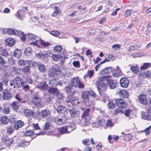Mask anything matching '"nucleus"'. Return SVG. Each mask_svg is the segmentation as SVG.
Returning a JSON list of instances; mask_svg holds the SVG:
<instances>
[{"mask_svg":"<svg viewBox=\"0 0 151 151\" xmlns=\"http://www.w3.org/2000/svg\"><path fill=\"white\" fill-rule=\"evenodd\" d=\"M62 49V47L60 45H57L54 47V50L55 52H59Z\"/></svg>","mask_w":151,"mask_h":151,"instance_id":"obj_54","label":"nucleus"},{"mask_svg":"<svg viewBox=\"0 0 151 151\" xmlns=\"http://www.w3.org/2000/svg\"><path fill=\"white\" fill-rule=\"evenodd\" d=\"M1 54L4 56L6 57L9 55L8 53L6 51V49H3L1 50Z\"/></svg>","mask_w":151,"mask_h":151,"instance_id":"obj_63","label":"nucleus"},{"mask_svg":"<svg viewBox=\"0 0 151 151\" xmlns=\"http://www.w3.org/2000/svg\"><path fill=\"white\" fill-rule=\"evenodd\" d=\"M50 33L52 35L55 37L58 36L60 34L59 31L55 30L51 31Z\"/></svg>","mask_w":151,"mask_h":151,"instance_id":"obj_53","label":"nucleus"},{"mask_svg":"<svg viewBox=\"0 0 151 151\" xmlns=\"http://www.w3.org/2000/svg\"><path fill=\"white\" fill-rule=\"evenodd\" d=\"M22 50L20 49H17L14 50L13 55L17 58H19L22 56Z\"/></svg>","mask_w":151,"mask_h":151,"instance_id":"obj_21","label":"nucleus"},{"mask_svg":"<svg viewBox=\"0 0 151 151\" xmlns=\"http://www.w3.org/2000/svg\"><path fill=\"white\" fill-rule=\"evenodd\" d=\"M41 98L39 95H35L32 99V103L35 106L41 105Z\"/></svg>","mask_w":151,"mask_h":151,"instance_id":"obj_6","label":"nucleus"},{"mask_svg":"<svg viewBox=\"0 0 151 151\" xmlns=\"http://www.w3.org/2000/svg\"><path fill=\"white\" fill-rule=\"evenodd\" d=\"M21 70L25 73H28L30 71V68L29 65L24 66L21 69Z\"/></svg>","mask_w":151,"mask_h":151,"instance_id":"obj_44","label":"nucleus"},{"mask_svg":"<svg viewBox=\"0 0 151 151\" xmlns=\"http://www.w3.org/2000/svg\"><path fill=\"white\" fill-rule=\"evenodd\" d=\"M68 112L70 113L71 116L73 118L76 117L79 114V111L76 108L70 109Z\"/></svg>","mask_w":151,"mask_h":151,"instance_id":"obj_10","label":"nucleus"},{"mask_svg":"<svg viewBox=\"0 0 151 151\" xmlns=\"http://www.w3.org/2000/svg\"><path fill=\"white\" fill-rule=\"evenodd\" d=\"M34 134V132H32L31 130H28L26 131V132L24 133V135L26 136H28L33 135Z\"/></svg>","mask_w":151,"mask_h":151,"instance_id":"obj_51","label":"nucleus"},{"mask_svg":"<svg viewBox=\"0 0 151 151\" xmlns=\"http://www.w3.org/2000/svg\"><path fill=\"white\" fill-rule=\"evenodd\" d=\"M139 101L140 103L144 104H146L147 103V98L146 96L142 94L139 97Z\"/></svg>","mask_w":151,"mask_h":151,"instance_id":"obj_20","label":"nucleus"},{"mask_svg":"<svg viewBox=\"0 0 151 151\" xmlns=\"http://www.w3.org/2000/svg\"><path fill=\"white\" fill-rule=\"evenodd\" d=\"M5 45L9 47L13 46L15 43L14 40L11 38L7 39L5 40Z\"/></svg>","mask_w":151,"mask_h":151,"instance_id":"obj_18","label":"nucleus"},{"mask_svg":"<svg viewBox=\"0 0 151 151\" xmlns=\"http://www.w3.org/2000/svg\"><path fill=\"white\" fill-rule=\"evenodd\" d=\"M91 143L93 145H95V143L94 142L92 138L91 139V142L89 139H86V145L87 146L90 145Z\"/></svg>","mask_w":151,"mask_h":151,"instance_id":"obj_49","label":"nucleus"},{"mask_svg":"<svg viewBox=\"0 0 151 151\" xmlns=\"http://www.w3.org/2000/svg\"><path fill=\"white\" fill-rule=\"evenodd\" d=\"M56 93H56V95H55V96H56V97H57L58 99H63L64 97L63 93H61L60 92V91L59 90L58 91V92H57Z\"/></svg>","mask_w":151,"mask_h":151,"instance_id":"obj_47","label":"nucleus"},{"mask_svg":"<svg viewBox=\"0 0 151 151\" xmlns=\"http://www.w3.org/2000/svg\"><path fill=\"white\" fill-rule=\"evenodd\" d=\"M120 83L122 87L126 88L128 86L129 84V81L126 78H122L120 80Z\"/></svg>","mask_w":151,"mask_h":151,"instance_id":"obj_8","label":"nucleus"},{"mask_svg":"<svg viewBox=\"0 0 151 151\" xmlns=\"http://www.w3.org/2000/svg\"><path fill=\"white\" fill-rule=\"evenodd\" d=\"M77 85L76 88L78 87L79 88H83L85 86L84 83L81 82L80 81L78 83Z\"/></svg>","mask_w":151,"mask_h":151,"instance_id":"obj_57","label":"nucleus"},{"mask_svg":"<svg viewBox=\"0 0 151 151\" xmlns=\"http://www.w3.org/2000/svg\"><path fill=\"white\" fill-rule=\"evenodd\" d=\"M50 127V122H45L44 126L43 127V129L44 130L47 131L49 130Z\"/></svg>","mask_w":151,"mask_h":151,"instance_id":"obj_52","label":"nucleus"},{"mask_svg":"<svg viewBox=\"0 0 151 151\" xmlns=\"http://www.w3.org/2000/svg\"><path fill=\"white\" fill-rule=\"evenodd\" d=\"M132 12V11L131 10H127L125 12L124 16L126 17H128L130 15Z\"/></svg>","mask_w":151,"mask_h":151,"instance_id":"obj_62","label":"nucleus"},{"mask_svg":"<svg viewBox=\"0 0 151 151\" xmlns=\"http://www.w3.org/2000/svg\"><path fill=\"white\" fill-rule=\"evenodd\" d=\"M8 34L11 35H16V32L15 30L12 29H8Z\"/></svg>","mask_w":151,"mask_h":151,"instance_id":"obj_59","label":"nucleus"},{"mask_svg":"<svg viewBox=\"0 0 151 151\" xmlns=\"http://www.w3.org/2000/svg\"><path fill=\"white\" fill-rule=\"evenodd\" d=\"M133 136L131 134H127L125 135L123 137L124 140L126 141H129L132 139Z\"/></svg>","mask_w":151,"mask_h":151,"instance_id":"obj_39","label":"nucleus"},{"mask_svg":"<svg viewBox=\"0 0 151 151\" xmlns=\"http://www.w3.org/2000/svg\"><path fill=\"white\" fill-rule=\"evenodd\" d=\"M26 35L28 36V37H27L28 40H36L37 36L34 34L28 33V34H26Z\"/></svg>","mask_w":151,"mask_h":151,"instance_id":"obj_42","label":"nucleus"},{"mask_svg":"<svg viewBox=\"0 0 151 151\" xmlns=\"http://www.w3.org/2000/svg\"><path fill=\"white\" fill-rule=\"evenodd\" d=\"M60 73L61 70L56 65H54L52 66L50 69L49 76H53L55 75H58Z\"/></svg>","mask_w":151,"mask_h":151,"instance_id":"obj_5","label":"nucleus"},{"mask_svg":"<svg viewBox=\"0 0 151 151\" xmlns=\"http://www.w3.org/2000/svg\"><path fill=\"white\" fill-rule=\"evenodd\" d=\"M24 112L26 116L27 117L33 116L34 114V113L32 110L29 109H25Z\"/></svg>","mask_w":151,"mask_h":151,"instance_id":"obj_29","label":"nucleus"},{"mask_svg":"<svg viewBox=\"0 0 151 151\" xmlns=\"http://www.w3.org/2000/svg\"><path fill=\"white\" fill-rule=\"evenodd\" d=\"M37 67L39 71L41 73L46 71V67L45 65L40 62H38Z\"/></svg>","mask_w":151,"mask_h":151,"instance_id":"obj_14","label":"nucleus"},{"mask_svg":"<svg viewBox=\"0 0 151 151\" xmlns=\"http://www.w3.org/2000/svg\"><path fill=\"white\" fill-rule=\"evenodd\" d=\"M57 112L60 114H63L65 113L66 110V107L63 105H59L56 109Z\"/></svg>","mask_w":151,"mask_h":151,"instance_id":"obj_19","label":"nucleus"},{"mask_svg":"<svg viewBox=\"0 0 151 151\" xmlns=\"http://www.w3.org/2000/svg\"><path fill=\"white\" fill-rule=\"evenodd\" d=\"M28 62H29L27 63V65H29V67L35 68L37 65L38 62L31 60H28Z\"/></svg>","mask_w":151,"mask_h":151,"instance_id":"obj_41","label":"nucleus"},{"mask_svg":"<svg viewBox=\"0 0 151 151\" xmlns=\"http://www.w3.org/2000/svg\"><path fill=\"white\" fill-rule=\"evenodd\" d=\"M24 53L26 56L30 55L32 53V49L30 47H27L24 50Z\"/></svg>","mask_w":151,"mask_h":151,"instance_id":"obj_31","label":"nucleus"},{"mask_svg":"<svg viewBox=\"0 0 151 151\" xmlns=\"http://www.w3.org/2000/svg\"><path fill=\"white\" fill-rule=\"evenodd\" d=\"M140 76H142L145 78H151V72L149 70H147L144 73H141Z\"/></svg>","mask_w":151,"mask_h":151,"instance_id":"obj_30","label":"nucleus"},{"mask_svg":"<svg viewBox=\"0 0 151 151\" xmlns=\"http://www.w3.org/2000/svg\"><path fill=\"white\" fill-rule=\"evenodd\" d=\"M67 128V130L68 133H69L76 128V127L74 124H71L68 125L66 127Z\"/></svg>","mask_w":151,"mask_h":151,"instance_id":"obj_35","label":"nucleus"},{"mask_svg":"<svg viewBox=\"0 0 151 151\" xmlns=\"http://www.w3.org/2000/svg\"><path fill=\"white\" fill-rule=\"evenodd\" d=\"M21 79V78L20 77L16 76L12 79V82L15 83V85H17V87L18 88H19L21 86L20 83Z\"/></svg>","mask_w":151,"mask_h":151,"instance_id":"obj_12","label":"nucleus"},{"mask_svg":"<svg viewBox=\"0 0 151 151\" xmlns=\"http://www.w3.org/2000/svg\"><path fill=\"white\" fill-rule=\"evenodd\" d=\"M111 71V67H107L100 72V74L101 75H104L106 74L109 73Z\"/></svg>","mask_w":151,"mask_h":151,"instance_id":"obj_28","label":"nucleus"},{"mask_svg":"<svg viewBox=\"0 0 151 151\" xmlns=\"http://www.w3.org/2000/svg\"><path fill=\"white\" fill-rule=\"evenodd\" d=\"M55 122L57 124L61 125L65 122V117L62 116L60 118H55L54 119Z\"/></svg>","mask_w":151,"mask_h":151,"instance_id":"obj_15","label":"nucleus"},{"mask_svg":"<svg viewBox=\"0 0 151 151\" xmlns=\"http://www.w3.org/2000/svg\"><path fill=\"white\" fill-rule=\"evenodd\" d=\"M119 96L122 98H127L128 97L129 94L128 92L124 90H121L118 93Z\"/></svg>","mask_w":151,"mask_h":151,"instance_id":"obj_13","label":"nucleus"},{"mask_svg":"<svg viewBox=\"0 0 151 151\" xmlns=\"http://www.w3.org/2000/svg\"><path fill=\"white\" fill-rule=\"evenodd\" d=\"M49 84L52 87H55L58 85L61 86L62 84L60 80L57 81L56 79L51 80L49 81Z\"/></svg>","mask_w":151,"mask_h":151,"instance_id":"obj_11","label":"nucleus"},{"mask_svg":"<svg viewBox=\"0 0 151 151\" xmlns=\"http://www.w3.org/2000/svg\"><path fill=\"white\" fill-rule=\"evenodd\" d=\"M110 76H103L99 78V80L97 81L96 83L98 90L99 94L101 96L103 92L105 91L106 89L107 83L111 89L115 88L116 86V81H112L110 79H108Z\"/></svg>","mask_w":151,"mask_h":151,"instance_id":"obj_1","label":"nucleus"},{"mask_svg":"<svg viewBox=\"0 0 151 151\" xmlns=\"http://www.w3.org/2000/svg\"><path fill=\"white\" fill-rule=\"evenodd\" d=\"M7 132L9 134H11L14 131V129L12 126H9L7 127Z\"/></svg>","mask_w":151,"mask_h":151,"instance_id":"obj_55","label":"nucleus"},{"mask_svg":"<svg viewBox=\"0 0 151 151\" xmlns=\"http://www.w3.org/2000/svg\"><path fill=\"white\" fill-rule=\"evenodd\" d=\"M24 124V122L21 120L16 121L14 124V128L16 130H18L19 128H21Z\"/></svg>","mask_w":151,"mask_h":151,"instance_id":"obj_16","label":"nucleus"},{"mask_svg":"<svg viewBox=\"0 0 151 151\" xmlns=\"http://www.w3.org/2000/svg\"><path fill=\"white\" fill-rule=\"evenodd\" d=\"M29 96L27 95H24L22 96V102L25 103V102H27L29 99Z\"/></svg>","mask_w":151,"mask_h":151,"instance_id":"obj_50","label":"nucleus"},{"mask_svg":"<svg viewBox=\"0 0 151 151\" xmlns=\"http://www.w3.org/2000/svg\"><path fill=\"white\" fill-rule=\"evenodd\" d=\"M151 129V125L149 127L146 128L143 131L145 132V134L146 135H148L150 134V131L149 130Z\"/></svg>","mask_w":151,"mask_h":151,"instance_id":"obj_60","label":"nucleus"},{"mask_svg":"<svg viewBox=\"0 0 151 151\" xmlns=\"http://www.w3.org/2000/svg\"><path fill=\"white\" fill-rule=\"evenodd\" d=\"M112 75L115 77H118L119 76H121L122 75V73L120 70H115L113 71Z\"/></svg>","mask_w":151,"mask_h":151,"instance_id":"obj_37","label":"nucleus"},{"mask_svg":"<svg viewBox=\"0 0 151 151\" xmlns=\"http://www.w3.org/2000/svg\"><path fill=\"white\" fill-rule=\"evenodd\" d=\"M58 89L57 88L50 87L48 89V91L50 94L52 95H55Z\"/></svg>","mask_w":151,"mask_h":151,"instance_id":"obj_24","label":"nucleus"},{"mask_svg":"<svg viewBox=\"0 0 151 151\" xmlns=\"http://www.w3.org/2000/svg\"><path fill=\"white\" fill-rule=\"evenodd\" d=\"M14 142V140L12 138H11L9 139V140H7L6 141H5V143L6 144L7 146H9L11 145Z\"/></svg>","mask_w":151,"mask_h":151,"instance_id":"obj_56","label":"nucleus"},{"mask_svg":"<svg viewBox=\"0 0 151 151\" xmlns=\"http://www.w3.org/2000/svg\"><path fill=\"white\" fill-rule=\"evenodd\" d=\"M17 33L19 34V36L21 41H25L26 40V37L24 33L22 32H20V31H19V33H18L17 31Z\"/></svg>","mask_w":151,"mask_h":151,"instance_id":"obj_40","label":"nucleus"},{"mask_svg":"<svg viewBox=\"0 0 151 151\" xmlns=\"http://www.w3.org/2000/svg\"><path fill=\"white\" fill-rule=\"evenodd\" d=\"M79 82V79L78 77H74L72 78L71 81L70 83L66 86L64 89V91L65 93H68L71 91H74L73 87H76L77 84Z\"/></svg>","mask_w":151,"mask_h":151,"instance_id":"obj_2","label":"nucleus"},{"mask_svg":"<svg viewBox=\"0 0 151 151\" xmlns=\"http://www.w3.org/2000/svg\"><path fill=\"white\" fill-rule=\"evenodd\" d=\"M10 105L12 107V109L14 110L16 112H17V110L18 109L19 107V102L14 101L12 102L11 104H10Z\"/></svg>","mask_w":151,"mask_h":151,"instance_id":"obj_23","label":"nucleus"},{"mask_svg":"<svg viewBox=\"0 0 151 151\" xmlns=\"http://www.w3.org/2000/svg\"><path fill=\"white\" fill-rule=\"evenodd\" d=\"M54 11L52 13V15L53 16L55 17L58 15L60 14L61 11L60 9L58 7L55 6L54 7Z\"/></svg>","mask_w":151,"mask_h":151,"instance_id":"obj_33","label":"nucleus"},{"mask_svg":"<svg viewBox=\"0 0 151 151\" xmlns=\"http://www.w3.org/2000/svg\"><path fill=\"white\" fill-rule=\"evenodd\" d=\"M132 111L131 110H127L125 111V115L126 116L129 117L131 113H132Z\"/></svg>","mask_w":151,"mask_h":151,"instance_id":"obj_64","label":"nucleus"},{"mask_svg":"<svg viewBox=\"0 0 151 151\" xmlns=\"http://www.w3.org/2000/svg\"><path fill=\"white\" fill-rule=\"evenodd\" d=\"M132 71L134 73H137L139 70V68L136 64L133 65L131 67Z\"/></svg>","mask_w":151,"mask_h":151,"instance_id":"obj_36","label":"nucleus"},{"mask_svg":"<svg viewBox=\"0 0 151 151\" xmlns=\"http://www.w3.org/2000/svg\"><path fill=\"white\" fill-rule=\"evenodd\" d=\"M89 95L93 98L96 97V94L93 91H86V100H87L86 98L88 97Z\"/></svg>","mask_w":151,"mask_h":151,"instance_id":"obj_27","label":"nucleus"},{"mask_svg":"<svg viewBox=\"0 0 151 151\" xmlns=\"http://www.w3.org/2000/svg\"><path fill=\"white\" fill-rule=\"evenodd\" d=\"M39 44L41 47L40 48H45L50 45V43L49 42H45L42 40L40 39L39 41Z\"/></svg>","mask_w":151,"mask_h":151,"instance_id":"obj_22","label":"nucleus"},{"mask_svg":"<svg viewBox=\"0 0 151 151\" xmlns=\"http://www.w3.org/2000/svg\"><path fill=\"white\" fill-rule=\"evenodd\" d=\"M29 62L28 60H20L18 62V63L21 66H24L25 65H27V63Z\"/></svg>","mask_w":151,"mask_h":151,"instance_id":"obj_48","label":"nucleus"},{"mask_svg":"<svg viewBox=\"0 0 151 151\" xmlns=\"http://www.w3.org/2000/svg\"><path fill=\"white\" fill-rule=\"evenodd\" d=\"M108 106L109 108L114 109L115 107V105L114 103L110 102L108 104Z\"/></svg>","mask_w":151,"mask_h":151,"instance_id":"obj_61","label":"nucleus"},{"mask_svg":"<svg viewBox=\"0 0 151 151\" xmlns=\"http://www.w3.org/2000/svg\"><path fill=\"white\" fill-rule=\"evenodd\" d=\"M1 109L0 111L6 114H8L10 111V109L9 107H7L4 106H3V107H2L1 106Z\"/></svg>","mask_w":151,"mask_h":151,"instance_id":"obj_32","label":"nucleus"},{"mask_svg":"<svg viewBox=\"0 0 151 151\" xmlns=\"http://www.w3.org/2000/svg\"><path fill=\"white\" fill-rule=\"evenodd\" d=\"M94 73V70H89L88 71L86 77H88L89 78H91L93 76Z\"/></svg>","mask_w":151,"mask_h":151,"instance_id":"obj_46","label":"nucleus"},{"mask_svg":"<svg viewBox=\"0 0 151 151\" xmlns=\"http://www.w3.org/2000/svg\"><path fill=\"white\" fill-rule=\"evenodd\" d=\"M50 112L49 110L45 109L42 110L40 112H37L35 114V116L36 117H40L44 119H46L47 118V120L50 121V119H51V118L49 117V116H50Z\"/></svg>","mask_w":151,"mask_h":151,"instance_id":"obj_4","label":"nucleus"},{"mask_svg":"<svg viewBox=\"0 0 151 151\" xmlns=\"http://www.w3.org/2000/svg\"><path fill=\"white\" fill-rule=\"evenodd\" d=\"M76 92V91L74 90V91H71V92L68 93H66L68 95L66 100L68 103H70L73 105H76L78 103H79L77 98L73 96Z\"/></svg>","mask_w":151,"mask_h":151,"instance_id":"obj_3","label":"nucleus"},{"mask_svg":"<svg viewBox=\"0 0 151 151\" xmlns=\"http://www.w3.org/2000/svg\"><path fill=\"white\" fill-rule=\"evenodd\" d=\"M49 86L46 84V82H44L42 83H41L40 85L37 86L38 88L40 90H45L49 87Z\"/></svg>","mask_w":151,"mask_h":151,"instance_id":"obj_26","label":"nucleus"},{"mask_svg":"<svg viewBox=\"0 0 151 151\" xmlns=\"http://www.w3.org/2000/svg\"><path fill=\"white\" fill-rule=\"evenodd\" d=\"M9 119L6 116H3L0 118L1 123L4 124H6L9 122Z\"/></svg>","mask_w":151,"mask_h":151,"instance_id":"obj_25","label":"nucleus"},{"mask_svg":"<svg viewBox=\"0 0 151 151\" xmlns=\"http://www.w3.org/2000/svg\"><path fill=\"white\" fill-rule=\"evenodd\" d=\"M67 128L66 127L64 126L60 128H58V131L61 134H63L64 133H68L67 131Z\"/></svg>","mask_w":151,"mask_h":151,"instance_id":"obj_43","label":"nucleus"},{"mask_svg":"<svg viewBox=\"0 0 151 151\" xmlns=\"http://www.w3.org/2000/svg\"><path fill=\"white\" fill-rule=\"evenodd\" d=\"M116 103L118 106L121 108H124L126 106L125 101L123 99H118L116 100Z\"/></svg>","mask_w":151,"mask_h":151,"instance_id":"obj_9","label":"nucleus"},{"mask_svg":"<svg viewBox=\"0 0 151 151\" xmlns=\"http://www.w3.org/2000/svg\"><path fill=\"white\" fill-rule=\"evenodd\" d=\"M63 56L58 55V54H53L52 56V58L54 61H58L59 59H63Z\"/></svg>","mask_w":151,"mask_h":151,"instance_id":"obj_38","label":"nucleus"},{"mask_svg":"<svg viewBox=\"0 0 151 151\" xmlns=\"http://www.w3.org/2000/svg\"><path fill=\"white\" fill-rule=\"evenodd\" d=\"M151 66V63H144L142 66L140 68L141 70H145Z\"/></svg>","mask_w":151,"mask_h":151,"instance_id":"obj_45","label":"nucleus"},{"mask_svg":"<svg viewBox=\"0 0 151 151\" xmlns=\"http://www.w3.org/2000/svg\"><path fill=\"white\" fill-rule=\"evenodd\" d=\"M12 94L11 91L8 90H5L3 92V98L4 100H9L12 97Z\"/></svg>","mask_w":151,"mask_h":151,"instance_id":"obj_7","label":"nucleus"},{"mask_svg":"<svg viewBox=\"0 0 151 151\" xmlns=\"http://www.w3.org/2000/svg\"><path fill=\"white\" fill-rule=\"evenodd\" d=\"M89 110V108H86V126L90 124L91 121V118L88 115V111Z\"/></svg>","mask_w":151,"mask_h":151,"instance_id":"obj_17","label":"nucleus"},{"mask_svg":"<svg viewBox=\"0 0 151 151\" xmlns=\"http://www.w3.org/2000/svg\"><path fill=\"white\" fill-rule=\"evenodd\" d=\"M39 40H36L35 42H33L31 43H30V45H32L34 46H36L40 48L41 47L40 44H38V42L39 43Z\"/></svg>","mask_w":151,"mask_h":151,"instance_id":"obj_58","label":"nucleus"},{"mask_svg":"<svg viewBox=\"0 0 151 151\" xmlns=\"http://www.w3.org/2000/svg\"><path fill=\"white\" fill-rule=\"evenodd\" d=\"M142 118L144 119L151 121V115H148L147 113L143 112L141 114Z\"/></svg>","mask_w":151,"mask_h":151,"instance_id":"obj_34","label":"nucleus"}]
</instances>
